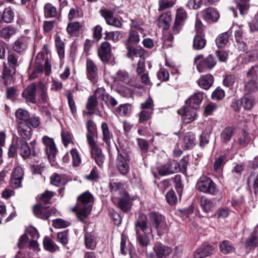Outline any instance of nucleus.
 Wrapping results in <instances>:
<instances>
[{
	"label": "nucleus",
	"mask_w": 258,
	"mask_h": 258,
	"mask_svg": "<svg viewBox=\"0 0 258 258\" xmlns=\"http://www.w3.org/2000/svg\"><path fill=\"white\" fill-rule=\"evenodd\" d=\"M257 101V100L254 95L246 93L241 99L240 104L245 110H250L253 107Z\"/></svg>",
	"instance_id": "16"
},
{
	"label": "nucleus",
	"mask_w": 258,
	"mask_h": 258,
	"mask_svg": "<svg viewBox=\"0 0 258 258\" xmlns=\"http://www.w3.org/2000/svg\"><path fill=\"white\" fill-rule=\"evenodd\" d=\"M50 182L52 184L56 186H59L66 183V179L60 175L53 173L50 177Z\"/></svg>",
	"instance_id": "36"
},
{
	"label": "nucleus",
	"mask_w": 258,
	"mask_h": 258,
	"mask_svg": "<svg viewBox=\"0 0 258 258\" xmlns=\"http://www.w3.org/2000/svg\"><path fill=\"white\" fill-rule=\"evenodd\" d=\"M94 198L89 192H85L78 198V202L73 209L77 214V217L83 221L90 213L92 208Z\"/></svg>",
	"instance_id": "1"
},
{
	"label": "nucleus",
	"mask_w": 258,
	"mask_h": 258,
	"mask_svg": "<svg viewBox=\"0 0 258 258\" xmlns=\"http://www.w3.org/2000/svg\"><path fill=\"white\" fill-rule=\"evenodd\" d=\"M28 47V39L26 37H21L14 42L13 49L18 53L25 52Z\"/></svg>",
	"instance_id": "19"
},
{
	"label": "nucleus",
	"mask_w": 258,
	"mask_h": 258,
	"mask_svg": "<svg viewBox=\"0 0 258 258\" xmlns=\"http://www.w3.org/2000/svg\"><path fill=\"white\" fill-rule=\"evenodd\" d=\"M39 93V101L43 104L47 103L48 100V97L47 94L46 89L42 85H41L40 86Z\"/></svg>",
	"instance_id": "61"
},
{
	"label": "nucleus",
	"mask_w": 258,
	"mask_h": 258,
	"mask_svg": "<svg viewBox=\"0 0 258 258\" xmlns=\"http://www.w3.org/2000/svg\"><path fill=\"white\" fill-rule=\"evenodd\" d=\"M179 168V165L177 161L170 160L165 164L159 166L158 168V171L160 175L165 176L177 172Z\"/></svg>",
	"instance_id": "9"
},
{
	"label": "nucleus",
	"mask_w": 258,
	"mask_h": 258,
	"mask_svg": "<svg viewBox=\"0 0 258 258\" xmlns=\"http://www.w3.org/2000/svg\"><path fill=\"white\" fill-rule=\"evenodd\" d=\"M55 43L59 57H63L64 54V43L59 36L56 35L55 36Z\"/></svg>",
	"instance_id": "45"
},
{
	"label": "nucleus",
	"mask_w": 258,
	"mask_h": 258,
	"mask_svg": "<svg viewBox=\"0 0 258 258\" xmlns=\"http://www.w3.org/2000/svg\"><path fill=\"white\" fill-rule=\"evenodd\" d=\"M52 225L56 228H63L68 227L70 223L61 219H57L53 220Z\"/></svg>",
	"instance_id": "63"
},
{
	"label": "nucleus",
	"mask_w": 258,
	"mask_h": 258,
	"mask_svg": "<svg viewBox=\"0 0 258 258\" xmlns=\"http://www.w3.org/2000/svg\"><path fill=\"white\" fill-rule=\"evenodd\" d=\"M195 136L192 133H188L185 136L183 143L185 147L187 149H191L195 145Z\"/></svg>",
	"instance_id": "41"
},
{
	"label": "nucleus",
	"mask_w": 258,
	"mask_h": 258,
	"mask_svg": "<svg viewBox=\"0 0 258 258\" xmlns=\"http://www.w3.org/2000/svg\"><path fill=\"white\" fill-rule=\"evenodd\" d=\"M204 17L207 20L216 22L218 19L219 15L215 9L213 8H209L205 12Z\"/></svg>",
	"instance_id": "32"
},
{
	"label": "nucleus",
	"mask_w": 258,
	"mask_h": 258,
	"mask_svg": "<svg viewBox=\"0 0 258 258\" xmlns=\"http://www.w3.org/2000/svg\"><path fill=\"white\" fill-rule=\"evenodd\" d=\"M86 67L87 71V76L89 79L94 83L97 77V68L94 63L90 59L88 58L86 61Z\"/></svg>",
	"instance_id": "21"
},
{
	"label": "nucleus",
	"mask_w": 258,
	"mask_h": 258,
	"mask_svg": "<svg viewBox=\"0 0 258 258\" xmlns=\"http://www.w3.org/2000/svg\"><path fill=\"white\" fill-rule=\"evenodd\" d=\"M85 244L87 248L93 249L96 246V241L94 235L91 233L86 232L85 235Z\"/></svg>",
	"instance_id": "31"
},
{
	"label": "nucleus",
	"mask_w": 258,
	"mask_h": 258,
	"mask_svg": "<svg viewBox=\"0 0 258 258\" xmlns=\"http://www.w3.org/2000/svg\"><path fill=\"white\" fill-rule=\"evenodd\" d=\"M18 132L25 139H29L32 136L31 128L26 122H20L18 123Z\"/></svg>",
	"instance_id": "24"
},
{
	"label": "nucleus",
	"mask_w": 258,
	"mask_h": 258,
	"mask_svg": "<svg viewBox=\"0 0 258 258\" xmlns=\"http://www.w3.org/2000/svg\"><path fill=\"white\" fill-rule=\"evenodd\" d=\"M65 95L67 98L69 106L71 112L73 114H75L77 112V108L75 101L73 99V96L71 92L67 91Z\"/></svg>",
	"instance_id": "46"
},
{
	"label": "nucleus",
	"mask_w": 258,
	"mask_h": 258,
	"mask_svg": "<svg viewBox=\"0 0 258 258\" xmlns=\"http://www.w3.org/2000/svg\"><path fill=\"white\" fill-rule=\"evenodd\" d=\"M225 155H221L216 159L214 164V170L217 171L221 169L223 164L225 163Z\"/></svg>",
	"instance_id": "60"
},
{
	"label": "nucleus",
	"mask_w": 258,
	"mask_h": 258,
	"mask_svg": "<svg viewBox=\"0 0 258 258\" xmlns=\"http://www.w3.org/2000/svg\"><path fill=\"white\" fill-rule=\"evenodd\" d=\"M213 247L208 244H204L196 249L193 253L194 258H205L213 252Z\"/></svg>",
	"instance_id": "12"
},
{
	"label": "nucleus",
	"mask_w": 258,
	"mask_h": 258,
	"mask_svg": "<svg viewBox=\"0 0 258 258\" xmlns=\"http://www.w3.org/2000/svg\"><path fill=\"white\" fill-rule=\"evenodd\" d=\"M248 79L258 80V65H255L250 68L246 73Z\"/></svg>",
	"instance_id": "54"
},
{
	"label": "nucleus",
	"mask_w": 258,
	"mask_h": 258,
	"mask_svg": "<svg viewBox=\"0 0 258 258\" xmlns=\"http://www.w3.org/2000/svg\"><path fill=\"white\" fill-rule=\"evenodd\" d=\"M118 154L116 158L115 165L119 172L123 175L130 172L128 162L131 160L129 149H117Z\"/></svg>",
	"instance_id": "2"
},
{
	"label": "nucleus",
	"mask_w": 258,
	"mask_h": 258,
	"mask_svg": "<svg viewBox=\"0 0 258 258\" xmlns=\"http://www.w3.org/2000/svg\"><path fill=\"white\" fill-rule=\"evenodd\" d=\"M17 152L24 159L28 158L31 153V151L27 143L23 139H17Z\"/></svg>",
	"instance_id": "17"
},
{
	"label": "nucleus",
	"mask_w": 258,
	"mask_h": 258,
	"mask_svg": "<svg viewBox=\"0 0 258 258\" xmlns=\"http://www.w3.org/2000/svg\"><path fill=\"white\" fill-rule=\"evenodd\" d=\"M15 116L18 120L26 122L30 117L29 113L22 108H19L15 112Z\"/></svg>",
	"instance_id": "40"
},
{
	"label": "nucleus",
	"mask_w": 258,
	"mask_h": 258,
	"mask_svg": "<svg viewBox=\"0 0 258 258\" xmlns=\"http://www.w3.org/2000/svg\"><path fill=\"white\" fill-rule=\"evenodd\" d=\"M247 184L250 186L251 184L253 189H254V193L256 194L258 193V172L251 173L248 179Z\"/></svg>",
	"instance_id": "33"
},
{
	"label": "nucleus",
	"mask_w": 258,
	"mask_h": 258,
	"mask_svg": "<svg viewBox=\"0 0 258 258\" xmlns=\"http://www.w3.org/2000/svg\"><path fill=\"white\" fill-rule=\"evenodd\" d=\"M245 91L247 93H255L258 91V80L248 79L244 86Z\"/></svg>",
	"instance_id": "29"
},
{
	"label": "nucleus",
	"mask_w": 258,
	"mask_h": 258,
	"mask_svg": "<svg viewBox=\"0 0 258 258\" xmlns=\"http://www.w3.org/2000/svg\"><path fill=\"white\" fill-rule=\"evenodd\" d=\"M121 38V34L119 31L106 32L105 33V39L109 40H112L114 42L119 41Z\"/></svg>",
	"instance_id": "50"
},
{
	"label": "nucleus",
	"mask_w": 258,
	"mask_h": 258,
	"mask_svg": "<svg viewBox=\"0 0 258 258\" xmlns=\"http://www.w3.org/2000/svg\"><path fill=\"white\" fill-rule=\"evenodd\" d=\"M33 212L36 217L43 219H47L51 215H56L57 211L55 208L43 207L38 205L34 207Z\"/></svg>",
	"instance_id": "8"
},
{
	"label": "nucleus",
	"mask_w": 258,
	"mask_h": 258,
	"mask_svg": "<svg viewBox=\"0 0 258 258\" xmlns=\"http://www.w3.org/2000/svg\"><path fill=\"white\" fill-rule=\"evenodd\" d=\"M36 86L35 84L29 85L22 92V97L27 103H35Z\"/></svg>",
	"instance_id": "13"
},
{
	"label": "nucleus",
	"mask_w": 258,
	"mask_h": 258,
	"mask_svg": "<svg viewBox=\"0 0 258 258\" xmlns=\"http://www.w3.org/2000/svg\"><path fill=\"white\" fill-rule=\"evenodd\" d=\"M111 191L114 194H119L123 195L124 193H126L122 188V184L120 182H112L110 183Z\"/></svg>",
	"instance_id": "48"
},
{
	"label": "nucleus",
	"mask_w": 258,
	"mask_h": 258,
	"mask_svg": "<svg viewBox=\"0 0 258 258\" xmlns=\"http://www.w3.org/2000/svg\"><path fill=\"white\" fill-rule=\"evenodd\" d=\"M135 228L137 234H140V230L146 234L152 232L151 227L147 225L146 216L144 214H141L139 216L135 223Z\"/></svg>",
	"instance_id": "10"
},
{
	"label": "nucleus",
	"mask_w": 258,
	"mask_h": 258,
	"mask_svg": "<svg viewBox=\"0 0 258 258\" xmlns=\"http://www.w3.org/2000/svg\"><path fill=\"white\" fill-rule=\"evenodd\" d=\"M220 250L225 254H227L233 252L234 248L230 243L228 241H224L220 243Z\"/></svg>",
	"instance_id": "47"
},
{
	"label": "nucleus",
	"mask_w": 258,
	"mask_h": 258,
	"mask_svg": "<svg viewBox=\"0 0 258 258\" xmlns=\"http://www.w3.org/2000/svg\"><path fill=\"white\" fill-rule=\"evenodd\" d=\"M257 245L258 237L252 233L250 237L245 242L244 245L249 249H252L257 247Z\"/></svg>",
	"instance_id": "35"
},
{
	"label": "nucleus",
	"mask_w": 258,
	"mask_h": 258,
	"mask_svg": "<svg viewBox=\"0 0 258 258\" xmlns=\"http://www.w3.org/2000/svg\"><path fill=\"white\" fill-rule=\"evenodd\" d=\"M126 48L127 50V56L132 60H134L135 57L142 58L144 54V50L142 48H135L129 44H126Z\"/></svg>",
	"instance_id": "25"
},
{
	"label": "nucleus",
	"mask_w": 258,
	"mask_h": 258,
	"mask_svg": "<svg viewBox=\"0 0 258 258\" xmlns=\"http://www.w3.org/2000/svg\"><path fill=\"white\" fill-rule=\"evenodd\" d=\"M131 107L129 104L120 105L116 109L117 112L120 115H126L130 113Z\"/></svg>",
	"instance_id": "55"
},
{
	"label": "nucleus",
	"mask_w": 258,
	"mask_h": 258,
	"mask_svg": "<svg viewBox=\"0 0 258 258\" xmlns=\"http://www.w3.org/2000/svg\"><path fill=\"white\" fill-rule=\"evenodd\" d=\"M194 63L198 71L202 73L212 69L216 65V61L212 54H209L206 58H204V56L201 54L195 58Z\"/></svg>",
	"instance_id": "3"
},
{
	"label": "nucleus",
	"mask_w": 258,
	"mask_h": 258,
	"mask_svg": "<svg viewBox=\"0 0 258 258\" xmlns=\"http://www.w3.org/2000/svg\"><path fill=\"white\" fill-rule=\"evenodd\" d=\"M229 35L227 32L220 34L216 39V43L218 47H223L228 42Z\"/></svg>",
	"instance_id": "42"
},
{
	"label": "nucleus",
	"mask_w": 258,
	"mask_h": 258,
	"mask_svg": "<svg viewBox=\"0 0 258 258\" xmlns=\"http://www.w3.org/2000/svg\"><path fill=\"white\" fill-rule=\"evenodd\" d=\"M187 18V14L185 11L182 8L177 9L176 14L175 21L180 22L183 24L184 21Z\"/></svg>",
	"instance_id": "51"
},
{
	"label": "nucleus",
	"mask_w": 258,
	"mask_h": 258,
	"mask_svg": "<svg viewBox=\"0 0 258 258\" xmlns=\"http://www.w3.org/2000/svg\"><path fill=\"white\" fill-rule=\"evenodd\" d=\"M68 231L65 230L57 234V240L63 245H66L68 243Z\"/></svg>",
	"instance_id": "62"
},
{
	"label": "nucleus",
	"mask_w": 258,
	"mask_h": 258,
	"mask_svg": "<svg viewBox=\"0 0 258 258\" xmlns=\"http://www.w3.org/2000/svg\"><path fill=\"white\" fill-rule=\"evenodd\" d=\"M118 207L123 211L127 212L130 209V199L126 193H124L122 197H118Z\"/></svg>",
	"instance_id": "28"
},
{
	"label": "nucleus",
	"mask_w": 258,
	"mask_h": 258,
	"mask_svg": "<svg viewBox=\"0 0 258 258\" xmlns=\"http://www.w3.org/2000/svg\"><path fill=\"white\" fill-rule=\"evenodd\" d=\"M196 187L203 192L213 195H216L218 192L216 184L210 178L206 176H202L199 179Z\"/></svg>",
	"instance_id": "4"
},
{
	"label": "nucleus",
	"mask_w": 258,
	"mask_h": 258,
	"mask_svg": "<svg viewBox=\"0 0 258 258\" xmlns=\"http://www.w3.org/2000/svg\"><path fill=\"white\" fill-rule=\"evenodd\" d=\"M16 33V29L12 26L3 28L0 32V36L4 39H9Z\"/></svg>",
	"instance_id": "30"
},
{
	"label": "nucleus",
	"mask_w": 258,
	"mask_h": 258,
	"mask_svg": "<svg viewBox=\"0 0 258 258\" xmlns=\"http://www.w3.org/2000/svg\"><path fill=\"white\" fill-rule=\"evenodd\" d=\"M250 138L246 132H242L237 139L238 145L241 147L246 146L250 142Z\"/></svg>",
	"instance_id": "38"
},
{
	"label": "nucleus",
	"mask_w": 258,
	"mask_h": 258,
	"mask_svg": "<svg viewBox=\"0 0 258 258\" xmlns=\"http://www.w3.org/2000/svg\"><path fill=\"white\" fill-rule=\"evenodd\" d=\"M174 4V0H159L158 9L159 11H161L166 9L172 7Z\"/></svg>",
	"instance_id": "57"
},
{
	"label": "nucleus",
	"mask_w": 258,
	"mask_h": 258,
	"mask_svg": "<svg viewBox=\"0 0 258 258\" xmlns=\"http://www.w3.org/2000/svg\"><path fill=\"white\" fill-rule=\"evenodd\" d=\"M70 152L73 159V166H79L81 162V160L78 151L76 149H73L71 150Z\"/></svg>",
	"instance_id": "58"
},
{
	"label": "nucleus",
	"mask_w": 258,
	"mask_h": 258,
	"mask_svg": "<svg viewBox=\"0 0 258 258\" xmlns=\"http://www.w3.org/2000/svg\"><path fill=\"white\" fill-rule=\"evenodd\" d=\"M91 148L92 157L95 159L96 164L101 166L104 162V156L103 155L101 149L99 148L95 142L89 144Z\"/></svg>",
	"instance_id": "15"
},
{
	"label": "nucleus",
	"mask_w": 258,
	"mask_h": 258,
	"mask_svg": "<svg viewBox=\"0 0 258 258\" xmlns=\"http://www.w3.org/2000/svg\"><path fill=\"white\" fill-rule=\"evenodd\" d=\"M196 109L184 105L182 109L178 110V113L181 115L184 122L188 123L195 119Z\"/></svg>",
	"instance_id": "11"
},
{
	"label": "nucleus",
	"mask_w": 258,
	"mask_h": 258,
	"mask_svg": "<svg viewBox=\"0 0 258 258\" xmlns=\"http://www.w3.org/2000/svg\"><path fill=\"white\" fill-rule=\"evenodd\" d=\"M94 95L97 99H101L105 102L107 100V97L109 95L106 93L105 90L104 88H99L95 92Z\"/></svg>",
	"instance_id": "56"
},
{
	"label": "nucleus",
	"mask_w": 258,
	"mask_h": 258,
	"mask_svg": "<svg viewBox=\"0 0 258 258\" xmlns=\"http://www.w3.org/2000/svg\"><path fill=\"white\" fill-rule=\"evenodd\" d=\"M44 14L46 18L55 17L57 15L56 8L49 3L46 4L44 6Z\"/></svg>",
	"instance_id": "39"
},
{
	"label": "nucleus",
	"mask_w": 258,
	"mask_h": 258,
	"mask_svg": "<svg viewBox=\"0 0 258 258\" xmlns=\"http://www.w3.org/2000/svg\"><path fill=\"white\" fill-rule=\"evenodd\" d=\"M87 133L86 134L87 140L88 144L95 142L94 137L97 134V128L96 124L91 120L87 122Z\"/></svg>",
	"instance_id": "22"
},
{
	"label": "nucleus",
	"mask_w": 258,
	"mask_h": 258,
	"mask_svg": "<svg viewBox=\"0 0 258 258\" xmlns=\"http://www.w3.org/2000/svg\"><path fill=\"white\" fill-rule=\"evenodd\" d=\"M42 141L45 146V151L48 159L50 162L54 161L57 149L53 139L45 136L42 138Z\"/></svg>",
	"instance_id": "7"
},
{
	"label": "nucleus",
	"mask_w": 258,
	"mask_h": 258,
	"mask_svg": "<svg viewBox=\"0 0 258 258\" xmlns=\"http://www.w3.org/2000/svg\"><path fill=\"white\" fill-rule=\"evenodd\" d=\"M197 82L201 88L205 90H208L213 84L214 77L211 74L202 76L198 80Z\"/></svg>",
	"instance_id": "23"
},
{
	"label": "nucleus",
	"mask_w": 258,
	"mask_h": 258,
	"mask_svg": "<svg viewBox=\"0 0 258 258\" xmlns=\"http://www.w3.org/2000/svg\"><path fill=\"white\" fill-rule=\"evenodd\" d=\"M171 20V15L169 14L163 13L158 19V26L163 29L167 30L170 25Z\"/></svg>",
	"instance_id": "26"
},
{
	"label": "nucleus",
	"mask_w": 258,
	"mask_h": 258,
	"mask_svg": "<svg viewBox=\"0 0 258 258\" xmlns=\"http://www.w3.org/2000/svg\"><path fill=\"white\" fill-rule=\"evenodd\" d=\"M237 82V77L234 75H227L223 80V84L227 87H232Z\"/></svg>",
	"instance_id": "49"
},
{
	"label": "nucleus",
	"mask_w": 258,
	"mask_h": 258,
	"mask_svg": "<svg viewBox=\"0 0 258 258\" xmlns=\"http://www.w3.org/2000/svg\"><path fill=\"white\" fill-rule=\"evenodd\" d=\"M150 221L153 227L157 231L159 235L162 234L163 231L167 230V225L165 217L160 213L152 212L149 215Z\"/></svg>",
	"instance_id": "5"
},
{
	"label": "nucleus",
	"mask_w": 258,
	"mask_h": 258,
	"mask_svg": "<svg viewBox=\"0 0 258 258\" xmlns=\"http://www.w3.org/2000/svg\"><path fill=\"white\" fill-rule=\"evenodd\" d=\"M203 99V96L202 93H195L186 101L185 105L197 110L199 108Z\"/></svg>",
	"instance_id": "18"
},
{
	"label": "nucleus",
	"mask_w": 258,
	"mask_h": 258,
	"mask_svg": "<svg viewBox=\"0 0 258 258\" xmlns=\"http://www.w3.org/2000/svg\"><path fill=\"white\" fill-rule=\"evenodd\" d=\"M201 205L205 212H208L214 207V204L210 200L206 197H202L201 199Z\"/></svg>",
	"instance_id": "37"
},
{
	"label": "nucleus",
	"mask_w": 258,
	"mask_h": 258,
	"mask_svg": "<svg viewBox=\"0 0 258 258\" xmlns=\"http://www.w3.org/2000/svg\"><path fill=\"white\" fill-rule=\"evenodd\" d=\"M153 249L157 258H167L171 253V248L161 244H155Z\"/></svg>",
	"instance_id": "20"
},
{
	"label": "nucleus",
	"mask_w": 258,
	"mask_h": 258,
	"mask_svg": "<svg viewBox=\"0 0 258 258\" xmlns=\"http://www.w3.org/2000/svg\"><path fill=\"white\" fill-rule=\"evenodd\" d=\"M167 202L170 205L175 204L177 202V197L173 190H170L166 195Z\"/></svg>",
	"instance_id": "59"
},
{
	"label": "nucleus",
	"mask_w": 258,
	"mask_h": 258,
	"mask_svg": "<svg viewBox=\"0 0 258 258\" xmlns=\"http://www.w3.org/2000/svg\"><path fill=\"white\" fill-rule=\"evenodd\" d=\"M24 175V171L22 167L19 165H16L10 179V184L12 187L14 188L20 187L22 186Z\"/></svg>",
	"instance_id": "6"
},
{
	"label": "nucleus",
	"mask_w": 258,
	"mask_h": 258,
	"mask_svg": "<svg viewBox=\"0 0 258 258\" xmlns=\"http://www.w3.org/2000/svg\"><path fill=\"white\" fill-rule=\"evenodd\" d=\"M14 13L10 8H6L3 13L2 18L6 23H10L14 20Z\"/></svg>",
	"instance_id": "43"
},
{
	"label": "nucleus",
	"mask_w": 258,
	"mask_h": 258,
	"mask_svg": "<svg viewBox=\"0 0 258 258\" xmlns=\"http://www.w3.org/2000/svg\"><path fill=\"white\" fill-rule=\"evenodd\" d=\"M101 131L102 133L103 141L107 145H110V140L113 136L110 133L107 124L105 122H102L101 124Z\"/></svg>",
	"instance_id": "27"
},
{
	"label": "nucleus",
	"mask_w": 258,
	"mask_h": 258,
	"mask_svg": "<svg viewBox=\"0 0 258 258\" xmlns=\"http://www.w3.org/2000/svg\"><path fill=\"white\" fill-rule=\"evenodd\" d=\"M98 54L103 62H107L111 58L110 44L105 41L101 43L100 47L98 51Z\"/></svg>",
	"instance_id": "14"
},
{
	"label": "nucleus",
	"mask_w": 258,
	"mask_h": 258,
	"mask_svg": "<svg viewBox=\"0 0 258 258\" xmlns=\"http://www.w3.org/2000/svg\"><path fill=\"white\" fill-rule=\"evenodd\" d=\"M116 79L126 84H128L130 82L129 75L125 71H118L117 73Z\"/></svg>",
	"instance_id": "52"
},
{
	"label": "nucleus",
	"mask_w": 258,
	"mask_h": 258,
	"mask_svg": "<svg viewBox=\"0 0 258 258\" xmlns=\"http://www.w3.org/2000/svg\"><path fill=\"white\" fill-rule=\"evenodd\" d=\"M206 40L201 35H196L193 41V47L195 49L201 50L206 45Z\"/></svg>",
	"instance_id": "34"
},
{
	"label": "nucleus",
	"mask_w": 258,
	"mask_h": 258,
	"mask_svg": "<svg viewBox=\"0 0 258 258\" xmlns=\"http://www.w3.org/2000/svg\"><path fill=\"white\" fill-rule=\"evenodd\" d=\"M72 134L68 131H62L61 132V139L64 146L67 147L68 145L72 141Z\"/></svg>",
	"instance_id": "64"
},
{
	"label": "nucleus",
	"mask_w": 258,
	"mask_h": 258,
	"mask_svg": "<svg viewBox=\"0 0 258 258\" xmlns=\"http://www.w3.org/2000/svg\"><path fill=\"white\" fill-rule=\"evenodd\" d=\"M234 134L233 130L231 127L225 128L221 134V137L223 142H227L229 141Z\"/></svg>",
	"instance_id": "44"
},
{
	"label": "nucleus",
	"mask_w": 258,
	"mask_h": 258,
	"mask_svg": "<svg viewBox=\"0 0 258 258\" xmlns=\"http://www.w3.org/2000/svg\"><path fill=\"white\" fill-rule=\"evenodd\" d=\"M43 244L45 249L48 251H53L56 249V245L55 243L48 237L44 238Z\"/></svg>",
	"instance_id": "53"
}]
</instances>
